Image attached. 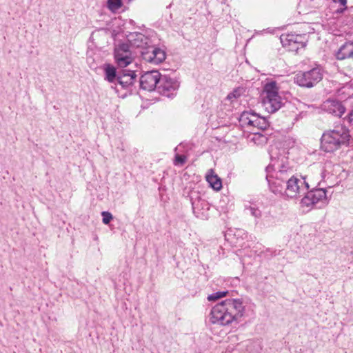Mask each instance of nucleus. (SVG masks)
<instances>
[{
	"label": "nucleus",
	"instance_id": "f257e3e1",
	"mask_svg": "<svg viewBox=\"0 0 353 353\" xmlns=\"http://www.w3.org/2000/svg\"><path fill=\"white\" fill-rule=\"evenodd\" d=\"M245 306L240 299H228L214 305L211 310L212 323L227 325L239 322L245 313Z\"/></svg>",
	"mask_w": 353,
	"mask_h": 353
},
{
	"label": "nucleus",
	"instance_id": "f03ea898",
	"mask_svg": "<svg viewBox=\"0 0 353 353\" xmlns=\"http://www.w3.org/2000/svg\"><path fill=\"white\" fill-rule=\"evenodd\" d=\"M350 137L349 130L343 124H337L333 129L323 132L321 148L326 152H333L347 144Z\"/></svg>",
	"mask_w": 353,
	"mask_h": 353
},
{
	"label": "nucleus",
	"instance_id": "7ed1b4c3",
	"mask_svg": "<svg viewBox=\"0 0 353 353\" xmlns=\"http://www.w3.org/2000/svg\"><path fill=\"white\" fill-rule=\"evenodd\" d=\"M279 87L276 81L267 82L263 88V104L270 113H274L281 107V98L279 95Z\"/></svg>",
	"mask_w": 353,
	"mask_h": 353
},
{
	"label": "nucleus",
	"instance_id": "20e7f679",
	"mask_svg": "<svg viewBox=\"0 0 353 353\" xmlns=\"http://www.w3.org/2000/svg\"><path fill=\"white\" fill-rule=\"evenodd\" d=\"M240 125L245 131L264 130L269 126V122L265 117L256 114L243 112L239 119Z\"/></svg>",
	"mask_w": 353,
	"mask_h": 353
},
{
	"label": "nucleus",
	"instance_id": "39448f33",
	"mask_svg": "<svg viewBox=\"0 0 353 353\" xmlns=\"http://www.w3.org/2000/svg\"><path fill=\"white\" fill-rule=\"evenodd\" d=\"M323 76V69L317 66L308 71L297 73L294 82L301 87L312 88L322 80Z\"/></svg>",
	"mask_w": 353,
	"mask_h": 353
},
{
	"label": "nucleus",
	"instance_id": "423d86ee",
	"mask_svg": "<svg viewBox=\"0 0 353 353\" xmlns=\"http://www.w3.org/2000/svg\"><path fill=\"white\" fill-rule=\"evenodd\" d=\"M309 189V184L305 177L292 175L285 184V194L290 198H296L305 194Z\"/></svg>",
	"mask_w": 353,
	"mask_h": 353
},
{
	"label": "nucleus",
	"instance_id": "0eeeda50",
	"mask_svg": "<svg viewBox=\"0 0 353 353\" xmlns=\"http://www.w3.org/2000/svg\"><path fill=\"white\" fill-rule=\"evenodd\" d=\"M327 196L325 189L319 188L311 191H307L305 196L301 199L302 207H307L309 209L313 207L321 208L326 203Z\"/></svg>",
	"mask_w": 353,
	"mask_h": 353
},
{
	"label": "nucleus",
	"instance_id": "6e6552de",
	"mask_svg": "<svg viewBox=\"0 0 353 353\" xmlns=\"http://www.w3.org/2000/svg\"><path fill=\"white\" fill-rule=\"evenodd\" d=\"M272 163L266 168L267 172L274 171L277 181H281L285 185L290 179L292 170L290 169L287 161L284 158L277 160H272Z\"/></svg>",
	"mask_w": 353,
	"mask_h": 353
},
{
	"label": "nucleus",
	"instance_id": "1a4fd4ad",
	"mask_svg": "<svg viewBox=\"0 0 353 353\" xmlns=\"http://www.w3.org/2000/svg\"><path fill=\"white\" fill-rule=\"evenodd\" d=\"M114 57L115 63L119 68H125L130 65L134 59L130 47L127 43H121L115 47Z\"/></svg>",
	"mask_w": 353,
	"mask_h": 353
},
{
	"label": "nucleus",
	"instance_id": "9d476101",
	"mask_svg": "<svg viewBox=\"0 0 353 353\" xmlns=\"http://www.w3.org/2000/svg\"><path fill=\"white\" fill-rule=\"evenodd\" d=\"M179 88V83L175 79L168 76H161L159 83L157 86V91L162 95L167 97H173L176 95Z\"/></svg>",
	"mask_w": 353,
	"mask_h": 353
},
{
	"label": "nucleus",
	"instance_id": "9b49d317",
	"mask_svg": "<svg viewBox=\"0 0 353 353\" xmlns=\"http://www.w3.org/2000/svg\"><path fill=\"white\" fill-rule=\"evenodd\" d=\"M281 42L283 47L290 51H297L305 46V35L296 34H282L280 37Z\"/></svg>",
	"mask_w": 353,
	"mask_h": 353
},
{
	"label": "nucleus",
	"instance_id": "f8f14e48",
	"mask_svg": "<svg viewBox=\"0 0 353 353\" xmlns=\"http://www.w3.org/2000/svg\"><path fill=\"white\" fill-rule=\"evenodd\" d=\"M141 53L143 59L153 64L162 63L166 57L165 52L163 50L150 46L145 47Z\"/></svg>",
	"mask_w": 353,
	"mask_h": 353
},
{
	"label": "nucleus",
	"instance_id": "ddd939ff",
	"mask_svg": "<svg viewBox=\"0 0 353 353\" xmlns=\"http://www.w3.org/2000/svg\"><path fill=\"white\" fill-rule=\"evenodd\" d=\"M161 76L160 73L156 70L147 72L140 78L141 88L148 91H152L154 88L157 89Z\"/></svg>",
	"mask_w": 353,
	"mask_h": 353
},
{
	"label": "nucleus",
	"instance_id": "4468645a",
	"mask_svg": "<svg viewBox=\"0 0 353 353\" xmlns=\"http://www.w3.org/2000/svg\"><path fill=\"white\" fill-rule=\"evenodd\" d=\"M322 108L329 114L341 117L345 112V108L341 102L334 99H327L323 102Z\"/></svg>",
	"mask_w": 353,
	"mask_h": 353
},
{
	"label": "nucleus",
	"instance_id": "2eb2a0df",
	"mask_svg": "<svg viewBox=\"0 0 353 353\" xmlns=\"http://www.w3.org/2000/svg\"><path fill=\"white\" fill-rule=\"evenodd\" d=\"M136 71L123 70L122 73L119 74L117 82L122 88L128 89L132 86L137 79Z\"/></svg>",
	"mask_w": 353,
	"mask_h": 353
},
{
	"label": "nucleus",
	"instance_id": "dca6fc26",
	"mask_svg": "<svg viewBox=\"0 0 353 353\" xmlns=\"http://www.w3.org/2000/svg\"><path fill=\"white\" fill-rule=\"evenodd\" d=\"M192 210L196 217L204 219L205 212L209 210V204L205 200L195 199L192 201Z\"/></svg>",
	"mask_w": 353,
	"mask_h": 353
},
{
	"label": "nucleus",
	"instance_id": "f3484780",
	"mask_svg": "<svg viewBox=\"0 0 353 353\" xmlns=\"http://www.w3.org/2000/svg\"><path fill=\"white\" fill-rule=\"evenodd\" d=\"M336 58L339 60L353 59V42L347 41L343 44L336 52Z\"/></svg>",
	"mask_w": 353,
	"mask_h": 353
},
{
	"label": "nucleus",
	"instance_id": "a211bd4d",
	"mask_svg": "<svg viewBox=\"0 0 353 353\" xmlns=\"http://www.w3.org/2000/svg\"><path fill=\"white\" fill-rule=\"evenodd\" d=\"M128 41L132 46L137 48H145L148 44L149 39L144 34L140 32H132L129 34Z\"/></svg>",
	"mask_w": 353,
	"mask_h": 353
},
{
	"label": "nucleus",
	"instance_id": "6ab92c4d",
	"mask_svg": "<svg viewBox=\"0 0 353 353\" xmlns=\"http://www.w3.org/2000/svg\"><path fill=\"white\" fill-rule=\"evenodd\" d=\"M266 179L268 182L270 190L274 194L282 193L283 190V184L281 181H277L275 176L268 172Z\"/></svg>",
	"mask_w": 353,
	"mask_h": 353
},
{
	"label": "nucleus",
	"instance_id": "aec40b11",
	"mask_svg": "<svg viewBox=\"0 0 353 353\" xmlns=\"http://www.w3.org/2000/svg\"><path fill=\"white\" fill-rule=\"evenodd\" d=\"M339 170V166L334 165L330 161L325 163L323 170L321 172V176L324 181L329 180L334 176H336L337 171Z\"/></svg>",
	"mask_w": 353,
	"mask_h": 353
},
{
	"label": "nucleus",
	"instance_id": "412c9836",
	"mask_svg": "<svg viewBox=\"0 0 353 353\" xmlns=\"http://www.w3.org/2000/svg\"><path fill=\"white\" fill-rule=\"evenodd\" d=\"M206 181L214 190L218 191L222 188L221 179L214 173L212 170H210L206 174Z\"/></svg>",
	"mask_w": 353,
	"mask_h": 353
},
{
	"label": "nucleus",
	"instance_id": "4be33fe9",
	"mask_svg": "<svg viewBox=\"0 0 353 353\" xmlns=\"http://www.w3.org/2000/svg\"><path fill=\"white\" fill-rule=\"evenodd\" d=\"M104 79L109 83H115L117 81L119 74H117L114 66L110 64H105L104 65Z\"/></svg>",
	"mask_w": 353,
	"mask_h": 353
},
{
	"label": "nucleus",
	"instance_id": "5701e85b",
	"mask_svg": "<svg viewBox=\"0 0 353 353\" xmlns=\"http://www.w3.org/2000/svg\"><path fill=\"white\" fill-rule=\"evenodd\" d=\"M251 134L250 140L255 144H263L266 142L267 138L261 134L259 131H247Z\"/></svg>",
	"mask_w": 353,
	"mask_h": 353
},
{
	"label": "nucleus",
	"instance_id": "b1692460",
	"mask_svg": "<svg viewBox=\"0 0 353 353\" xmlns=\"http://www.w3.org/2000/svg\"><path fill=\"white\" fill-rule=\"evenodd\" d=\"M108 6L110 10L115 12L122 6L121 0H108Z\"/></svg>",
	"mask_w": 353,
	"mask_h": 353
},
{
	"label": "nucleus",
	"instance_id": "393cba45",
	"mask_svg": "<svg viewBox=\"0 0 353 353\" xmlns=\"http://www.w3.org/2000/svg\"><path fill=\"white\" fill-rule=\"evenodd\" d=\"M228 293V291H219V292L212 293L208 296V300L209 301H216L217 299H219L225 296Z\"/></svg>",
	"mask_w": 353,
	"mask_h": 353
},
{
	"label": "nucleus",
	"instance_id": "a878e982",
	"mask_svg": "<svg viewBox=\"0 0 353 353\" xmlns=\"http://www.w3.org/2000/svg\"><path fill=\"white\" fill-rule=\"evenodd\" d=\"M245 210H248L250 212L251 215L254 218L259 219L261 217V211L255 206H246Z\"/></svg>",
	"mask_w": 353,
	"mask_h": 353
},
{
	"label": "nucleus",
	"instance_id": "bb28decb",
	"mask_svg": "<svg viewBox=\"0 0 353 353\" xmlns=\"http://www.w3.org/2000/svg\"><path fill=\"white\" fill-rule=\"evenodd\" d=\"M101 215L103 217V220H102L103 223L105 225H108L111 221V220L113 219L112 214L110 213L109 212H106V211L102 212Z\"/></svg>",
	"mask_w": 353,
	"mask_h": 353
},
{
	"label": "nucleus",
	"instance_id": "cd10ccee",
	"mask_svg": "<svg viewBox=\"0 0 353 353\" xmlns=\"http://www.w3.org/2000/svg\"><path fill=\"white\" fill-rule=\"evenodd\" d=\"M186 161V157L184 155H176L174 164L175 165H183Z\"/></svg>",
	"mask_w": 353,
	"mask_h": 353
},
{
	"label": "nucleus",
	"instance_id": "c85d7f7f",
	"mask_svg": "<svg viewBox=\"0 0 353 353\" xmlns=\"http://www.w3.org/2000/svg\"><path fill=\"white\" fill-rule=\"evenodd\" d=\"M239 96L240 93L239 90H234L232 92L230 93L227 96L226 99L231 101L232 102L234 99H236Z\"/></svg>",
	"mask_w": 353,
	"mask_h": 353
},
{
	"label": "nucleus",
	"instance_id": "c756f323",
	"mask_svg": "<svg viewBox=\"0 0 353 353\" xmlns=\"http://www.w3.org/2000/svg\"><path fill=\"white\" fill-rule=\"evenodd\" d=\"M347 121L353 125V108L349 112L347 117Z\"/></svg>",
	"mask_w": 353,
	"mask_h": 353
},
{
	"label": "nucleus",
	"instance_id": "7c9ffc66",
	"mask_svg": "<svg viewBox=\"0 0 353 353\" xmlns=\"http://www.w3.org/2000/svg\"><path fill=\"white\" fill-rule=\"evenodd\" d=\"M339 3H340V6H343V8H341V11H343L347 8V6H346L347 1L346 0H339Z\"/></svg>",
	"mask_w": 353,
	"mask_h": 353
},
{
	"label": "nucleus",
	"instance_id": "2f4dec72",
	"mask_svg": "<svg viewBox=\"0 0 353 353\" xmlns=\"http://www.w3.org/2000/svg\"><path fill=\"white\" fill-rule=\"evenodd\" d=\"M238 234L239 235H243V234H245V233L244 232L243 230H239L238 231Z\"/></svg>",
	"mask_w": 353,
	"mask_h": 353
}]
</instances>
